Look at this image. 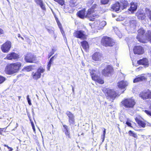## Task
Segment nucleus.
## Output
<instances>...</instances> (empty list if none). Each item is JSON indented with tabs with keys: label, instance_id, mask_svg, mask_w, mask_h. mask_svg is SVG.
<instances>
[{
	"label": "nucleus",
	"instance_id": "obj_1",
	"mask_svg": "<svg viewBox=\"0 0 151 151\" xmlns=\"http://www.w3.org/2000/svg\"><path fill=\"white\" fill-rule=\"evenodd\" d=\"M96 5L95 4L91 8L88 9L86 15L85 9H84L79 11L77 13V15L81 19L88 17L90 21H94L96 18H98L99 17L98 15L93 14L94 12V9L96 8Z\"/></svg>",
	"mask_w": 151,
	"mask_h": 151
},
{
	"label": "nucleus",
	"instance_id": "obj_2",
	"mask_svg": "<svg viewBox=\"0 0 151 151\" xmlns=\"http://www.w3.org/2000/svg\"><path fill=\"white\" fill-rule=\"evenodd\" d=\"M20 63L17 62L8 66L6 69L7 74L9 75L13 74L17 72L21 66Z\"/></svg>",
	"mask_w": 151,
	"mask_h": 151
},
{
	"label": "nucleus",
	"instance_id": "obj_3",
	"mask_svg": "<svg viewBox=\"0 0 151 151\" xmlns=\"http://www.w3.org/2000/svg\"><path fill=\"white\" fill-rule=\"evenodd\" d=\"M122 103L124 107L129 109L134 107L135 104V102L132 99H124L122 101Z\"/></svg>",
	"mask_w": 151,
	"mask_h": 151
},
{
	"label": "nucleus",
	"instance_id": "obj_4",
	"mask_svg": "<svg viewBox=\"0 0 151 151\" xmlns=\"http://www.w3.org/2000/svg\"><path fill=\"white\" fill-rule=\"evenodd\" d=\"M90 72L92 78L93 80L100 84L104 83V80L97 74L96 71L92 70H90Z\"/></svg>",
	"mask_w": 151,
	"mask_h": 151
},
{
	"label": "nucleus",
	"instance_id": "obj_5",
	"mask_svg": "<svg viewBox=\"0 0 151 151\" xmlns=\"http://www.w3.org/2000/svg\"><path fill=\"white\" fill-rule=\"evenodd\" d=\"M101 42L103 45L106 47H112L114 44L112 39L107 36L103 37L101 40Z\"/></svg>",
	"mask_w": 151,
	"mask_h": 151
},
{
	"label": "nucleus",
	"instance_id": "obj_6",
	"mask_svg": "<svg viewBox=\"0 0 151 151\" xmlns=\"http://www.w3.org/2000/svg\"><path fill=\"white\" fill-rule=\"evenodd\" d=\"M145 31L142 28H141L138 30V34L137 37V40L140 42L145 43H146V40L144 39V34Z\"/></svg>",
	"mask_w": 151,
	"mask_h": 151
},
{
	"label": "nucleus",
	"instance_id": "obj_7",
	"mask_svg": "<svg viewBox=\"0 0 151 151\" xmlns=\"http://www.w3.org/2000/svg\"><path fill=\"white\" fill-rule=\"evenodd\" d=\"M113 68L111 66L108 65L102 70V74L105 76H109L113 72Z\"/></svg>",
	"mask_w": 151,
	"mask_h": 151
},
{
	"label": "nucleus",
	"instance_id": "obj_8",
	"mask_svg": "<svg viewBox=\"0 0 151 151\" xmlns=\"http://www.w3.org/2000/svg\"><path fill=\"white\" fill-rule=\"evenodd\" d=\"M45 70L44 69L39 68L36 72H33L32 73V76L33 79L37 80L40 78L41 77V73H43Z\"/></svg>",
	"mask_w": 151,
	"mask_h": 151
},
{
	"label": "nucleus",
	"instance_id": "obj_9",
	"mask_svg": "<svg viewBox=\"0 0 151 151\" xmlns=\"http://www.w3.org/2000/svg\"><path fill=\"white\" fill-rule=\"evenodd\" d=\"M105 93L107 95L112 99H114L117 96L116 92L113 90L109 88H106L105 91Z\"/></svg>",
	"mask_w": 151,
	"mask_h": 151
},
{
	"label": "nucleus",
	"instance_id": "obj_10",
	"mask_svg": "<svg viewBox=\"0 0 151 151\" xmlns=\"http://www.w3.org/2000/svg\"><path fill=\"white\" fill-rule=\"evenodd\" d=\"M73 36L77 38L84 39L86 37L84 32L82 30L77 31L73 33Z\"/></svg>",
	"mask_w": 151,
	"mask_h": 151
},
{
	"label": "nucleus",
	"instance_id": "obj_11",
	"mask_svg": "<svg viewBox=\"0 0 151 151\" xmlns=\"http://www.w3.org/2000/svg\"><path fill=\"white\" fill-rule=\"evenodd\" d=\"M11 42L9 41H7L3 44L1 47V50L4 52H8L9 50L11 47Z\"/></svg>",
	"mask_w": 151,
	"mask_h": 151
},
{
	"label": "nucleus",
	"instance_id": "obj_12",
	"mask_svg": "<svg viewBox=\"0 0 151 151\" xmlns=\"http://www.w3.org/2000/svg\"><path fill=\"white\" fill-rule=\"evenodd\" d=\"M133 52L135 54L141 55L144 52V50L141 46H135L134 47Z\"/></svg>",
	"mask_w": 151,
	"mask_h": 151
},
{
	"label": "nucleus",
	"instance_id": "obj_13",
	"mask_svg": "<svg viewBox=\"0 0 151 151\" xmlns=\"http://www.w3.org/2000/svg\"><path fill=\"white\" fill-rule=\"evenodd\" d=\"M139 96L143 99H151V91H148L146 92H143L140 93Z\"/></svg>",
	"mask_w": 151,
	"mask_h": 151
},
{
	"label": "nucleus",
	"instance_id": "obj_14",
	"mask_svg": "<svg viewBox=\"0 0 151 151\" xmlns=\"http://www.w3.org/2000/svg\"><path fill=\"white\" fill-rule=\"evenodd\" d=\"M137 22L136 20L134 19H131L129 21L127 27H128L131 30H133L135 28Z\"/></svg>",
	"mask_w": 151,
	"mask_h": 151
},
{
	"label": "nucleus",
	"instance_id": "obj_15",
	"mask_svg": "<svg viewBox=\"0 0 151 151\" xmlns=\"http://www.w3.org/2000/svg\"><path fill=\"white\" fill-rule=\"evenodd\" d=\"M35 60V57L29 53L27 54L25 57V60L27 62L33 63Z\"/></svg>",
	"mask_w": 151,
	"mask_h": 151
},
{
	"label": "nucleus",
	"instance_id": "obj_16",
	"mask_svg": "<svg viewBox=\"0 0 151 151\" xmlns=\"http://www.w3.org/2000/svg\"><path fill=\"white\" fill-rule=\"evenodd\" d=\"M103 58L102 54L100 52H95L92 56V59L95 61H100Z\"/></svg>",
	"mask_w": 151,
	"mask_h": 151
},
{
	"label": "nucleus",
	"instance_id": "obj_17",
	"mask_svg": "<svg viewBox=\"0 0 151 151\" xmlns=\"http://www.w3.org/2000/svg\"><path fill=\"white\" fill-rule=\"evenodd\" d=\"M136 15L138 19L142 20H144L146 17L145 13L142 10L138 11L136 13Z\"/></svg>",
	"mask_w": 151,
	"mask_h": 151
},
{
	"label": "nucleus",
	"instance_id": "obj_18",
	"mask_svg": "<svg viewBox=\"0 0 151 151\" xmlns=\"http://www.w3.org/2000/svg\"><path fill=\"white\" fill-rule=\"evenodd\" d=\"M111 9L114 11L118 12L121 11V6L119 2H117L111 6Z\"/></svg>",
	"mask_w": 151,
	"mask_h": 151
},
{
	"label": "nucleus",
	"instance_id": "obj_19",
	"mask_svg": "<svg viewBox=\"0 0 151 151\" xmlns=\"http://www.w3.org/2000/svg\"><path fill=\"white\" fill-rule=\"evenodd\" d=\"M137 8V5L134 2H132L130 4V6L128 10L129 11V13L133 14Z\"/></svg>",
	"mask_w": 151,
	"mask_h": 151
},
{
	"label": "nucleus",
	"instance_id": "obj_20",
	"mask_svg": "<svg viewBox=\"0 0 151 151\" xmlns=\"http://www.w3.org/2000/svg\"><path fill=\"white\" fill-rule=\"evenodd\" d=\"M137 63L139 65H142L145 67H147L149 65L148 60L146 58L140 59L137 62Z\"/></svg>",
	"mask_w": 151,
	"mask_h": 151
},
{
	"label": "nucleus",
	"instance_id": "obj_21",
	"mask_svg": "<svg viewBox=\"0 0 151 151\" xmlns=\"http://www.w3.org/2000/svg\"><path fill=\"white\" fill-rule=\"evenodd\" d=\"M119 3L122 10L126 9L129 5L128 2L126 0H120Z\"/></svg>",
	"mask_w": 151,
	"mask_h": 151
},
{
	"label": "nucleus",
	"instance_id": "obj_22",
	"mask_svg": "<svg viewBox=\"0 0 151 151\" xmlns=\"http://www.w3.org/2000/svg\"><path fill=\"white\" fill-rule=\"evenodd\" d=\"M19 58V56L18 54L13 52L8 55L6 57V58L8 60H12L13 59H15Z\"/></svg>",
	"mask_w": 151,
	"mask_h": 151
},
{
	"label": "nucleus",
	"instance_id": "obj_23",
	"mask_svg": "<svg viewBox=\"0 0 151 151\" xmlns=\"http://www.w3.org/2000/svg\"><path fill=\"white\" fill-rule=\"evenodd\" d=\"M146 78L145 76L144 75L142 74L141 75L138 76V77L134 79V83H136L140 81H143L145 80Z\"/></svg>",
	"mask_w": 151,
	"mask_h": 151
},
{
	"label": "nucleus",
	"instance_id": "obj_24",
	"mask_svg": "<svg viewBox=\"0 0 151 151\" xmlns=\"http://www.w3.org/2000/svg\"><path fill=\"white\" fill-rule=\"evenodd\" d=\"M119 88L121 89L124 88L128 85V83L124 81H122L118 83Z\"/></svg>",
	"mask_w": 151,
	"mask_h": 151
},
{
	"label": "nucleus",
	"instance_id": "obj_25",
	"mask_svg": "<svg viewBox=\"0 0 151 151\" xmlns=\"http://www.w3.org/2000/svg\"><path fill=\"white\" fill-rule=\"evenodd\" d=\"M81 45L83 48L86 51H88L89 48L88 42L86 41H83L81 42Z\"/></svg>",
	"mask_w": 151,
	"mask_h": 151
},
{
	"label": "nucleus",
	"instance_id": "obj_26",
	"mask_svg": "<svg viewBox=\"0 0 151 151\" xmlns=\"http://www.w3.org/2000/svg\"><path fill=\"white\" fill-rule=\"evenodd\" d=\"M35 1L37 4L40 6L41 8L43 10H45L46 9L45 5L44 4L42 1V0H35Z\"/></svg>",
	"mask_w": 151,
	"mask_h": 151
},
{
	"label": "nucleus",
	"instance_id": "obj_27",
	"mask_svg": "<svg viewBox=\"0 0 151 151\" xmlns=\"http://www.w3.org/2000/svg\"><path fill=\"white\" fill-rule=\"evenodd\" d=\"M78 2L77 0H69V6L72 7H75L78 4Z\"/></svg>",
	"mask_w": 151,
	"mask_h": 151
},
{
	"label": "nucleus",
	"instance_id": "obj_28",
	"mask_svg": "<svg viewBox=\"0 0 151 151\" xmlns=\"http://www.w3.org/2000/svg\"><path fill=\"white\" fill-rule=\"evenodd\" d=\"M135 120L139 125L141 126L142 127H145L146 124L144 122L139 120L137 117L135 118Z\"/></svg>",
	"mask_w": 151,
	"mask_h": 151
},
{
	"label": "nucleus",
	"instance_id": "obj_29",
	"mask_svg": "<svg viewBox=\"0 0 151 151\" xmlns=\"http://www.w3.org/2000/svg\"><path fill=\"white\" fill-rule=\"evenodd\" d=\"M146 38L151 42V31H148L146 34Z\"/></svg>",
	"mask_w": 151,
	"mask_h": 151
},
{
	"label": "nucleus",
	"instance_id": "obj_30",
	"mask_svg": "<svg viewBox=\"0 0 151 151\" xmlns=\"http://www.w3.org/2000/svg\"><path fill=\"white\" fill-rule=\"evenodd\" d=\"M65 114L68 116V119L74 117L73 114L69 111H67Z\"/></svg>",
	"mask_w": 151,
	"mask_h": 151
},
{
	"label": "nucleus",
	"instance_id": "obj_31",
	"mask_svg": "<svg viewBox=\"0 0 151 151\" xmlns=\"http://www.w3.org/2000/svg\"><path fill=\"white\" fill-rule=\"evenodd\" d=\"M32 69H33L32 68V65H29L24 67V70L29 72L31 71Z\"/></svg>",
	"mask_w": 151,
	"mask_h": 151
},
{
	"label": "nucleus",
	"instance_id": "obj_32",
	"mask_svg": "<svg viewBox=\"0 0 151 151\" xmlns=\"http://www.w3.org/2000/svg\"><path fill=\"white\" fill-rule=\"evenodd\" d=\"M129 135L130 136H132L134 138H137V135L134 132L131 130L129 131L128 132Z\"/></svg>",
	"mask_w": 151,
	"mask_h": 151
},
{
	"label": "nucleus",
	"instance_id": "obj_33",
	"mask_svg": "<svg viewBox=\"0 0 151 151\" xmlns=\"http://www.w3.org/2000/svg\"><path fill=\"white\" fill-rule=\"evenodd\" d=\"M69 122V125H74L75 124V120L74 118H71L68 119Z\"/></svg>",
	"mask_w": 151,
	"mask_h": 151
},
{
	"label": "nucleus",
	"instance_id": "obj_34",
	"mask_svg": "<svg viewBox=\"0 0 151 151\" xmlns=\"http://www.w3.org/2000/svg\"><path fill=\"white\" fill-rule=\"evenodd\" d=\"M146 12L150 19L151 20V11L148 9H146Z\"/></svg>",
	"mask_w": 151,
	"mask_h": 151
},
{
	"label": "nucleus",
	"instance_id": "obj_35",
	"mask_svg": "<svg viewBox=\"0 0 151 151\" xmlns=\"http://www.w3.org/2000/svg\"><path fill=\"white\" fill-rule=\"evenodd\" d=\"M53 27H51L50 28H47V31L49 32V33L51 34H54V32L53 30Z\"/></svg>",
	"mask_w": 151,
	"mask_h": 151
},
{
	"label": "nucleus",
	"instance_id": "obj_36",
	"mask_svg": "<svg viewBox=\"0 0 151 151\" xmlns=\"http://www.w3.org/2000/svg\"><path fill=\"white\" fill-rule=\"evenodd\" d=\"M63 126L64 129V132L69 131V128H68L67 126L63 124Z\"/></svg>",
	"mask_w": 151,
	"mask_h": 151
},
{
	"label": "nucleus",
	"instance_id": "obj_37",
	"mask_svg": "<svg viewBox=\"0 0 151 151\" xmlns=\"http://www.w3.org/2000/svg\"><path fill=\"white\" fill-rule=\"evenodd\" d=\"M55 1L58 2L61 6H63L64 4V1L63 0H54Z\"/></svg>",
	"mask_w": 151,
	"mask_h": 151
},
{
	"label": "nucleus",
	"instance_id": "obj_38",
	"mask_svg": "<svg viewBox=\"0 0 151 151\" xmlns=\"http://www.w3.org/2000/svg\"><path fill=\"white\" fill-rule=\"evenodd\" d=\"M110 0H101V2L102 4H106L109 3Z\"/></svg>",
	"mask_w": 151,
	"mask_h": 151
},
{
	"label": "nucleus",
	"instance_id": "obj_39",
	"mask_svg": "<svg viewBox=\"0 0 151 151\" xmlns=\"http://www.w3.org/2000/svg\"><path fill=\"white\" fill-rule=\"evenodd\" d=\"M106 24V22L104 21H103L100 23V26H101L103 27L105 26Z\"/></svg>",
	"mask_w": 151,
	"mask_h": 151
},
{
	"label": "nucleus",
	"instance_id": "obj_40",
	"mask_svg": "<svg viewBox=\"0 0 151 151\" xmlns=\"http://www.w3.org/2000/svg\"><path fill=\"white\" fill-rule=\"evenodd\" d=\"M5 80V78L1 76H0V83H1L3 82Z\"/></svg>",
	"mask_w": 151,
	"mask_h": 151
},
{
	"label": "nucleus",
	"instance_id": "obj_41",
	"mask_svg": "<svg viewBox=\"0 0 151 151\" xmlns=\"http://www.w3.org/2000/svg\"><path fill=\"white\" fill-rule=\"evenodd\" d=\"M27 100L28 102L29 105H31V100L29 98V95L27 96Z\"/></svg>",
	"mask_w": 151,
	"mask_h": 151
},
{
	"label": "nucleus",
	"instance_id": "obj_42",
	"mask_svg": "<svg viewBox=\"0 0 151 151\" xmlns=\"http://www.w3.org/2000/svg\"><path fill=\"white\" fill-rule=\"evenodd\" d=\"M65 134L67 136H68L69 138H70V131L65 132Z\"/></svg>",
	"mask_w": 151,
	"mask_h": 151
},
{
	"label": "nucleus",
	"instance_id": "obj_43",
	"mask_svg": "<svg viewBox=\"0 0 151 151\" xmlns=\"http://www.w3.org/2000/svg\"><path fill=\"white\" fill-rule=\"evenodd\" d=\"M145 112L146 114H147V115H149L151 116V112H150V111L148 110H145Z\"/></svg>",
	"mask_w": 151,
	"mask_h": 151
},
{
	"label": "nucleus",
	"instance_id": "obj_44",
	"mask_svg": "<svg viewBox=\"0 0 151 151\" xmlns=\"http://www.w3.org/2000/svg\"><path fill=\"white\" fill-rule=\"evenodd\" d=\"M57 54H56L55 55L53 56L52 58H51V59H52L54 60V59H55L57 58Z\"/></svg>",
	"mask_w": 151,
	"mask_h": 151
},
{
	"label": "nucleus",
	"instance_id": "obj_45",
	"mask_svg": "<svg viewBox=\"0 0 151 151\" xmlns=\"http://www.w3.org/2000/svg\"><path fill=\"white\" fill-rule=\"evenodd\" d=\"M126 124L129 127H132V126H131V123L127 121L126 122Z\"/></svg>",
	"mask_w": 151,
	"mask_h": 151
},
{
	"label": "nucleus",
	"instance_id": "obj_46",
	"mask_svg": "<svg viewBox=\"0 0 151 151\" xmlns=\"http://www.w3.org/2000/svg\"><path fill=\"white\" fill-rule=\"evenodd\" d=\"M51 64L48 63V65H47V68L48 70H50V67L51 66Z\"/></svg>",
	"mask_w": 151,
	"mask_h": 151
},
{
	"label": "nucleus",
	"instance_id": "obj_47",
	"mask_svg": "<svg viewBox=\"0 0 151 151\" xmlns=\"http://www.w3.org/2000/svg\"><path fill=\"white\" fill-rule=\"evenodd\" d=\"M105 134H106V129H104V131H103V136H104V138L103 139V141H104V137H105Z\"/></svg>",
	"mask_w": 151,
	"mask_h": 151
},
{
	"label": "nucleus",
	"instance_id": "obj_48",
	"mask_svg": "<svg viewBox=\"0 0 151 151\" xmlns=\"http://www.w3.org/2000/svg\"><path fill=\"white\" fill-rule=\"evenodd\" d=\"M54 53L52 52H50L48 55V58H50Z\"/></svg>",
	"mask_w": 151,
	"mask_h": 151
},
{
	"label": "nucleus",
	"instance_id": "obj_49",
	"mask_svg": "<svg viewBox=\"0 0 151 151\" xmlns=\"http://www.w3.org/2000/svg\"><path fill=\"white\" fill-rule=\"evenodd\" d=\"M56 50L57 49L56 48H52V51L51 52L54 53V52L56 51Z\"/></svg>",
	"mask_w": 151,
	"mask_h": 151
},
{
	"label": "nucleus",
	"instance_id": "obj_50",
	"mask_svg": "<svg viewBox=\"0 0 151 151\" xmlns=\"http://www.w3.org/2000/svg\"><path fill=\"white\" fill-rule=\"evenodd\" d=\"M93 0H89L88 4H92L93 3Z\"/></svg>",
	"mask_w": 151,
	"mask_h": 151
},
{
	"label": "nucleus",
	"instance_id": "obj_51",
	"mask_svg": "<svg viewBox=\"0 0 151 151\" xmlns=\"http://www.w3.org/2000/svg\"><path fill=\"white\" fill-rule=\"evenodd\" d=\"M4 128H0V134H1L2 132L3 131Z\"/></svg>",
	"mask_w": 151,
	"mask_h": 151
},
{
	"label": "nucleus",
	"instance_id": "obj_52",
	"mask_svg": "<svg viewBox=\"0 0 151 151\" xmlns=\"http://www.w3.org/2000/svg\"><path fill=\"white\" fill-rule=\"evenodd\" d=\"M58 24L60 29H62V28L61 24Z\"/></svg>",
	"mask_w": 151,
	"mask_h": 151
},
{
	"label": "nucleus",
	"instance_id": "obj_53",
	"mask_svg": "<svg viewBox=\"0 0 151 151\" xmlns=\"http://www.w3.org/2000/svg\"><path fill=\"white\" fill-rule=\"evenodd\" d=\"M53 61V60L52 59L50 58V60L49 62H48V63L52 64V62Z\"/></svg>",
	"mask_w": 151,
	"mask_h": 151
},
{
	"label": "nucleus",
	"instance_id": "obj_54",
	"mask_svg": "<svg viewBox=\"0 0 151 151\" xmlns=\"http://www.w3.org/2000/svg\"><path fill=\"white\" fill-rule=\"evenodd\" d=\"M61 32L62 34L63 35L64 34V32L63 30L62 29H60Z\"/></svg>",
	"mask_w": 151,
	"mask_h": 151
},
{
	"label": "nucleus",
	"instance_id": "obj_55",
	"mask_svg": "<svg viewBox=\"0 0 151 151\" xmlns=\"http://www.w3.org/2000/svg\"><path fill=\"white\" fill-rule=\"evenodd\" d=\"M3 33V31L1 29H0V34H2Z\"/></svg>",
	"mask_w": 151,
	"mask_h": 151
},
{
	"label": "nucleus",
	"instance_id": "obj_56",
	"mask_svg": "<svg viewBox=\"0 0 151 151\" xmlns=\"http://www.w3.org/2000/svg\"><path fill=\"white\" fill-rule=\"evenodd\" d=\"M32 129L33 130V131L34 132H35V126L34 127H32Z\"/></svg>",
	"mask_w": 151,
	"mask_h": 151
},
{
	"label": "nucleus",
	"instance_id": "obj_57",
	"mask_svg": "<svg viewBox=\"0 0 151 151\" xmlns=\"http://www.w3.org/2000/svg\"><path fill=\"white\" fill-rule=\"evenodd\" d=\"M71 86L72 87V90H73V92L74 91V89L73 87V86H72V85H71Z\"/></svg>",
	"mask_w": 151,
	"mask_h": 151
},
{
	"label": "nucleus",
	"instance_id": "obj_58",
	"mask_svg": "<svg viewBox=\"0 0 151 151\" xmlns=\"http://www.w3.org/2000/svg\"><path fill=\"white\" fill-rule=\"evenodd\" d=\"M9 149L10 150L9 151H12L13 150V149L12 147H10V148Z\"/></svg>",
	"mask_w": 151,
	"mask_h": 151
},
{
	"label": "nucleus",
	"instance_id": "obj_59",
	"mask_svg": "<svg viewBox=\"0 0 151 151\" xmlns=\"http://www.w3.org/2000/svg\"><path fill=\"white\" fill-rule=\"evenodd\" d=\"M31 124H32V127L33 126L34 127V124L33 123H32Z\"/></svg>",
	"mask_w": 151,
	"mask_h": 151
},
{
	"label": "nucleus",
	"instance_id": "obj_60",
	"mask_svg": "<svg viewBox=\"0 0 151 151\" xmlns=\"http://www.w3.org/2000/svg\"><path fill=\"white\" fill-rule=\"evenodd\" d=\"M6 147H7L8 149H9L10 148V147H9L8 145H7V146Z\"/></svg>",
	"mask_w": 151,
	"mask_h": 151
},
{
	"label": "nucleus",
	"instance_id": "obj_61",
	"mask_svg": "<svg viewBox=\"0 0 151 151\" xmlns=\"http://www.w3.org/2000/svg\"><path fill=\"white\" fill-rule=\"evenodd\" d=\"M19 97V100L21 98V96H19L18 97Z\"/></svg>",
	"mask_w": 151,
	"mask_h": 151
},
{
	"label": "nucleus",
	"instance_id": "obj_62",
	"mask_svg": "<svg viewBox=\"0 0 151 151\" xmlns=\"http://www.w3.org/2000/svg\"><path fill=\"white\" fill-rule=\"evenodd\" d=\"M9 3V4H10V2L9 1V0H6Z\"/></svg>",
	"mask_w": 151,
	"mask_h": 151
},
{
	"label": "nucleus",
	"instance_id": "obj_63",
	"mask_svg": "<svg viewBox=\"0 0 151 151\" xmlns=\"http://www.w3.org/2000/svg\"><path fill=\"white\" fill-rule=\"evenodd\" d=\"M4 147H6V146H7V145H6V144H4Z\"/></svg>",
	"mask_w": 151,
	"mask_h": 151
},
{
	"label": "nucleus",
	"instance_id": "obj_64",
	"mask_svg": "<svg viewBox=\"0 0 151 151\" xmlns=\"http://www.w3.org/2000/svg\"><path fill=\"white\" fill-rule=\"evenodd\" d=\"M18 37H20V34L18 35Z\"/></svg>",
	"mask_w": 151,
	"mask_h": 151
}]
</instances>
